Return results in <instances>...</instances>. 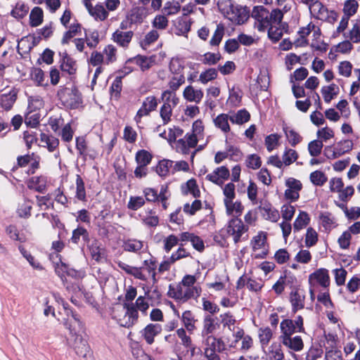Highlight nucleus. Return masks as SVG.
I'll list each match as a JSON object with an SVG mask.
<instances>
[{
	"label": "nucleus",
	"instance_id": "nucleus-1",
	"mask_svg": "<svg viewBox=\"0 0 360 360\" xmlns=\"http://www.w3.org/2000/svg\"><path fill=\"white\" fill-rule=\"evenodd\" d=\"M251 17L255 20L254 27L259 32H264L270 23L279 22L281 18H283V13L278 8L269 12L263 6H257L253 8Z\"/></svg>",
	"mask_w": 360,
	"mask_h": 360
},
{
	"label": "nucleus",
	"instance_id": "nucleus-2",
	"mask_svg": "<svg viewBox=\"0 0 360 360\" xmlns=\"http://www.w3.org/2000/svg\"><path fill=\"white\" fill-rule=\"evenodd\" d=\"M217 5L224 17L234 24H243L249 17L245 8L234 6L230 0L219 1Z\"/></svg>",
	"mask_w": 360,
	"mask_h": 360
},
{
	"label": "nucleus",
	"instance_id": "nucleus-3",
	"mask_svg": "<svg viewBox=\"0 0 360 360\" xmlns=\"http://www.w3.org/2000/svg\"><path fill=\"white\" fill-rule=\"evenodd\" d=\"M311 15L315 18L334 24L338 18V13L334 10H328L320 1L316 0L309 6Z\"/></svg>",
	"mask_w": 360,
	"mask_h": 360
},
{
	"label": "nucleus",
	"instance_id": "nucleus-4",
	"mask_svg": "<svg viewBox=\"0 0 360 360\" xmlns=\"http://www.w3.org/2000/svg\"><path fill=\"white\" fill-rule=\"evenodd\" d=\"M122 307L124 310V315L118 317L115 311H113V318L117 319L120 326L127 328H132L139 321V312L134 307L132 302H124Z\"/></svg>",
	"mask_w": 360,
	"mask_h": 360
},
{
	"label": "nucleus",
	"instance_id": "nucleus-5",
	"mask_svg": "<svg viewBox=\"0 0 360 360\" xmlns=\"http://www.w3.org/2000/svg\"><path fill=\"white\" fill-rule=\"evenodd\" d=\"M280 328L281 334L279 340L292 336L295 333H304L303 317L299 315L295 320L285 319L281 322Z\"/></svg>",
	"mask_w": 360,
	"mask_h": 360
},
{
	"label": "nucleus",
	"instance_id": "nucleus-6",
	"mask_svg": "<svg viewBox=\"0 0 360 360\" xmlns=\"http://www.w3.org/2000/svg\"><path fill=\"white\" fill-rule=\"evenodd\" d=\"M252 248V257L256 259L264 258L269 252V244L267 243V233L259 231L253 236L250 242Z\"/></svg>",
	"mask_w": 360,
	"mask_h": 360
},
{
	"label": "nucleus",
	"instance_id": "nucleus-7",
	"mask_svg": "<svg viewBox=\"0 0 360 360\" xmlns=\"http://www.w3.org/2000/svg\"><path fill=\"white\" fill-rule=\"evenodd\" d=\"M225 231L227 236L231 237L235 243L240 241L242 236L248 231L243 221L238 217H233L226 224Z\"/></svg>",
	"mask_w": 360,
	"mask_h": 360
},
{
	"label": "nucleus",
	"instance_id": "nucleus-8",
	"mask_svg": "<svg viewBox=\"0 0 360 360\" xmlns=\"http://www.w3.org/2000/svg\"><path fill=\"white\" fill-rule=\"evenodd\" d=\"M352 148V141L347 139L338 142L335 146H326L323 152L328 159L334 160L349 152Z\"/></svg>",
	"mask_w": 360,
	"mask_h": 360
},
{
	"label": "nucleus",
	"instance_id": "nucleus-9",
	"mask_svg": "<svg viewBox=\"0 0 360 360\" xmlns=\"http://www.w3.org/2000/svg\"><path fill=\"white\" fill-rule=\"evenodd\" d=\"M58 95L63 104L70 108H77L81 103L80 95L76 89L65 88L60 90Z\"/></svg>",
	"mask_w": 360,
	"mask_h": 360
},
{
	"label": "nucleus",
	"instance_id": "nucleus-10",
	"mask_svg": "<svg viewBox=\"0 0 360 360\" xmlns=\"http://www.w3.org/2000/svg\"><path fill=\"white\" fill-rule=\"evenodd\" d=\"M285 184L287 188L284 193L285 198L291 202L297 200L300 198V191L302 188L300 181L290 177L285 180Z\"/></svg>",
	"mask_w": 360,
	"mask_h": 360
},
{
	"label": "nucleus",
	"instance_id": "nucleus-11",
	"mask_svg": "<svg viewBox=\"0 0 360 360\" xmlns=\"http://www.w3.org/2000/svg\"><path fill=\"white\" fill-rule=\"evenodd\" d=\"M267 36L273 43L278 42L288 30V25L283 22V18L279 22H271L267 27Z\"/></svg>",
	"mask_w": 360,
	"mask_h": 360
},
{
	"label": "nucleus",
	"instance_id": "nucleus-12",
	"mask_svg": "<svg viewBox=\"0 0 360 360\" xmlns=\"http://www.w3.org/2000/svg\"><path fill=\"white\" fill-rule=\"evenodd\" d=\"M158 106L157 98L153 96L146 97L134 117L137 124L141 123L143 117L148 116L150 112L155 110Z\"/></svg>",
	"mask_w": 360,
	"mask_h": 360
},
{
	"label": "nucleus",
	"instance_id": "nucleus-13",
	"mask_svg": "<svg viewBox=\"0 0 360 360\" xmlns=\"http://www.w3.org/2000/svg\"><path fill=\"white\" fill-rule=\"evenodd\" d=\"M162 331V326L159 323H150L140 330L141 337L147 345H151L155 342V338Z\"/></svg>",
	"mask_w": 360,
	"mask_h": 360
},
{
	"label": "nucleus",
	"instance_id": "nucleus-14",
	"mask_svg": "<svg viewBox=\"0 0 360 360\" xmlns=\"http://www.w3.org/2000/svg\"><path fill=\"white\" fill-rule=\"evenodd\" d=\"M230 176V172L225 166H221L214 169L208 174L205 179L218 186H222L224 182Z\"/></svg>",
	"mask_w": 360,
	"mask_h": 360
},
{
	"label": "nucleus",
	"instance_id": "nucleus-15",
	"mask_svg": "<svg viewBox=\"0 0 360 360\" xmlns=\"http://www.w3.org/2000/svg\"><path fill=\"white\" fill-rule=\"evenodd\" d=\"M309 281L311 285H319L327 288L330 284L328 271L326 269H319L309 275Z\"/></svg>",
	"mask_w": 360,
	"mask_h": 360
},
{
	"label": "nucleus",
	"instance_id": "nucleus-16",
	"mask_svg": "<svg viewBox=\"0 0 360 360\" xmlns=\"http://www.w3.org/2000/svg\"><path fill=\"white\" fill-rule=\"evenodd\" d=\"M197 144L195 139L186 134L183 139H179L175 142L174 147L176 152L186 155L189 154L191 149L195 148Z\"/></svg>",
	"mask_w": 360,
	"mask_h": 360
},
{
	"label": "nucleus",
	"instance_id": "nucleus-17",
	"mask_svg": "<svg viewBox=\"0 0 360 360\" xmlns=\"http://www.w3.org/2000/svg\"><path fill=\"white\" fill-rule=\"evenodd\" d=\"M133 37L132 31H122L118 29L112 33L111 39L120 47L127 49Z\"/></svg>",
	"mask_w": 360,
	"mask_h": 360
},
{
	"label": "nucleus",
	"instance_id": "nucleus-18",
	"mask_svg": "<svg viewBox=\"0 0 360 360\" xmlns=\"http://www.w3.org/2000/svg\"><path fill=\"white\" fill-rule=\"evenodd\" d=\"M192 21L186 16H181L174 22V32L178 36L188 37L191 29Z\"/></svg>",
	"mask_w": 360,
	"mask_h": 360
},
{
	"label": "nucleus",
	"instance_id": "nucleus-19",
	"mask_svg": "<svg viewBox=\"0 0 360 360\" xmlns=\"http://www.w3.org/2000/svg\"><path fill=\"white\" fill-rule=\"evenodd\" d=\"M70 316L68 314V317L63 319V324L69 330L70 335H76L77 328L80 329L82 327V322L80 321L78 314L72 311H70Z\"/></svg>",
	"mask_w": 360,
	"mask_h": 360
},
{
	"label": "nucleus",
	"instance_id": "nucleus-20",
	"mask_svg": "<svg viewBox=\"0 0 360 360\" xmlns=\"http://www.w3.org/2000/svg\"><path fill=\"white\" fill-rule=\"evenodd\" d=\"M219 327V323L217 321V317L212 315L205 316L202 321V335L208 337L212 335V333Z\"/></svg>",
	"mask_w": 360,
	"mask_h": 360
},
{
	"label": "nucleus",
	"instance_id": "nucleus-21",
	"mask_svg": "<svg viewBox=\"0 0 360 360\" xmlns=\"http://www.w3.org/2000/svg\"><path fill=\"white\" fill-rule=\"evenodd\" d=\"M345 39H348L354 44H360V18L351 21V25L345 34Z\"/></svg>",
	"mask_w": 360,
	"mask_h": 360
},
{
	"label": "nucleus",
	"instance_id": "nucleus-22",
	"mask_svg": "<svg viewBox=\"0 0 360 360\" xmlns=\"http://www.w3.org/2000/svg\"><path fill=\"white\" fill-rule=\"evenodd\" d=\"M203 96V91L200 89H195L192 85L186 86L183 91L184 98L188 102L199 103Z\"/></svg>",
	"mask_w": 360,
	"mask_h": 360
},
{
	"label": "nucleus",
	"instance_id": "nucleus-23",
	"mask_svg": "<svg viewBox=\"0 0 360 360\" xmlns=\"http://www.w3.org/2000/svg\"><path fill=\"white\" fill-rule=\"evenodd\" d=\"M205 347L212 350L222 353L227 350V345L221 338H217L214 335H208L205 340Z\"/></svg>",
	"mask_w": 360,
	"mask_h": 360
},
{
	"label": "nucleus",
	"instance_id": "nucleus-24",
	"mask_svg": "<svg viewBox=\"0 0 360 360\" xmlns=\"http://www.w3.org/2000/svg\"><path fill=\"white\" fill-rule=\"evenodd\" d=\"M281 343L293 352H300L304 348V342L300 335L289 336L280 339Z\"/></svg>",
	"mask_w": 360,
	"mask_h": 360
},
{
	"label": "nucleus",
	"instance_id": "nucleus-25",
	"mask_svg": "<svg viewBox=\"0 0 360 360\" xmlns=\"http://www.w3.org/2000/svg\"><path fill=\"white\" fill-rule=\"evenodd\" d=\"M226 209V214L228 216L238 217L241 215L244 207L239 200H229L223 202Z\"/></svg>",
	"mask_w": 360,
	"mask_h": 360
},
{
	"label": "nucleus",
	"instance_id": "nucleus-26",
	"mask_svg": "<svg viewBox=\"0 0 360 360\" xmlns=\"http://www.w3.org/2000/svg\"><path fill=\"white\" fill-rule=\"evenodd\" d=\"M73 348L79 356L87 358L88 356H90L91 355L89 344L82 337L76 336Z\"/></svg>",
	"mask_w": 360,
	"mask_h": 360
},
{
	"label": "nucleus",
	"instance_id": "nucleus-27",
	"mask_svg": "<svg viewBox=\"0 0 360 360\" xmlns=\"http://www.w3.org/2000/svg\"><path fill=\"white\" fill-rule=\"evenodd\" d=\"M180 240L182 242L190 241L193 248L198 251H202L205 248L202 239L193 233L183 232L180 234Z\"/></svg>",
	"mask_w": 360,
	"mask_h": 360
},
{
	"label": "nucleus",
	"instance_id": "nucleus-28",
	"mask_svg": "<svg viewBox=\"0 0 360 360\" xmlns=\"http://www.w3.org/2000/svg\"><path fill=\"white\" fill-rule=\"evenodd\" d=\"M282 343L274 342L265 352L268 360H283L284 353L281 346Z\"/></svg>",
	"mask_w": 360,
	"mask_h": 360
},
{
	"label": "nucleus",
	"instance_id": "nucleus-29",
	"mask_svg": "<svg viewBox=\"0 0 360 360\" xmlns=\"http://www.w3.org/2000/svg\"><path fill=\"white\" fill-rule=\"evenodd\" d=\"M262 285L260 283L249 279L245 276L240 277L237 283L238 290L259 291L261 290Z\"/></svg>",
	"mask_w": 360,
	"mask_h": 360
},
{
	"label": "nucleus",
	"instance_id": "nucleus-30",
	"mask_svg": "<svg viewBox=\"0 0 360 360\" xmlns=\"http://www.w3.org/2000/svg\"><path fill=\"white\" fill-rule=\"evenodd\" d=\"M229 121L231 122L230 114L221 113L214 118L213 123L216 128L226 134L231 131Z\"/></svg>",
	"mask_w": 360,
	"mask_h": 360
},
{
	"label": "nucleus",
	"instance_id": "nucleus-31",
	"mask_svg": "<svg viewBox=\"0 0 360 360\" xmlns=\"http://www.w3.org/2000/svg\"><path fill=\"white\" fill-rule=\"evenodd\" d=\"M128 62H133L139 65L142 71H146L150 69L155 63V57L137 56L133 58L128 60Z\"/></svg>",
	"mask_w": 360,
	"mask_h": 360
},
{
	"label": "nucleus",
	"instance_id": "nucleus-32",
	"mask_svg": "<svg viewBox=\"0 0 360 360\" xmlns=\"http://www.w3.org/2000/svg\"><path fill=\"white\" fill-rule=\"evenodd\" d=\"M88 249L91 258L96 262H101L105 257V249L101 247V243L98 240H93L88 245Z\"/></svg>",
	"mask_w": 360,
	"mask_h": 360
},
{
	"label": "nucleus",
	"instance_id": "nucleus-33",
	"mask_svg": "<svg viewBox=\"0 0 360 360\" xmlns=\"http://www.w3.org/2000/svg\"><path fill=\"white\" fill-rule=\"evenodd\" d=\"M321 92L324 101L326 103H329L338 95L340 89L337 84H331L328 86H323L321 89Z\"/></svg>",
	"mask_w": 360,
	"mask_h": 360
},
{
	"label": "nucleus",
	"instance_id": "nucleus-34",
	"mask_svg": "<svg viewBox=\"0 0 360 360\" xmlns=\"http://www.w3.org/2000/svg\"><path fill=\"white\" fill-rule=\"evenodd\" d=\"M195 283V278L193 276L187 275L184 277L180 285L179 292H198V289Z\"/></svg>",
	"mask_w": 360,
	"mask_h": 360
},
{
	"label": "nucleus",
	"instance_id": "nucleus-35",
	"mask_svg": "<svg viewBox=\"0 0 360 360\" xmlns=\"http://www.w3.org/2000/svg\"><path fill=\"white\" fill-rule=\"evenodd\" d=\"M315 25L310 22L306 27H301L298 31L299 38L295 41L297 46H305L308 44L307 37L313 32Z\"/></svg>",
	"mask_w": 360,
	"mask_h": 360
},
{
	"label": "nucleus",
	"instance_id": "nucleus-36",
	"mask_svg": "<svg viewBox=\"0 0 360 360\" xmlns=\"http://www.w3.org/2000/svg\"><path fill=\"white\" fill-rule=\"evenodd\" d=\"M283 130L287 141L291 146L295 147L302 142L303 139L302 136L294 129L288 126H284L283 127Z\"/></svg>",
	"mask_w": 360,
	"mask_h": 360
},
{
	"label": "nucleus",
	"instance_id": "nucleus-37",
	"mask_svg": "<svg viewBox=\"0 0 360 360\" xmlns=\"http://www.w3.org/2000/svg\"><path fill=\"white\" fill-rule=\"evenodd\" d=\"M60 68L62 71L67 72L69 75H74L77 71L76 61L64 53L62 57Z\"/></svg>",
	"mask_w": 360,
	"mask_h": 360
},
{
	"label": "nucleus",
	"instance_id": "nucleus-38",
	"mask_svg": "<svg viewBox=\"0 0 360 360\" xmlns=\"http://www.w3.org/2000/svg\"><path fill=\"white\" fill-rule=\"evenodd\" d=\"M181 321L186 330L190 334H192L196 329L195 323L197 322V319H195L193 312L190 310L184 311L181 316Z\"/></svg>",
	"mask_w": 360,
	"mask_h": 360
},
{
	"label": "nucleus",
	"instance_id": "nucleus-39",
	"mask_svg": "<svg viewBox=\"0 0 360 360\" xmlns=\"http://www.w3.org/2000/svg\"><path fill=\"white\" fill-rule=\"evenodd\" d=\"M149 294H144V295L139 296L135 301L132 302L135 309L139 311H140L142 314L146 315L147 311L152 304L151 297H148Z\"/></svg>",
	"mask_w": 360,
	"mask_h": 360
},
{
	"label": "nucleus",
	"instance_id": "nucleus-40",
	"mask_svg": "<svg viewBox=\"0 0 360 360\" xmlns=\"http://www.w3.org/2000/svg\"><path fill=\"white\" fill-rule=\"evenodd\" d=\"M181 190L184 195L191 194L194 198H198L200 195L198 186L195 179H191L185 184H182L181 186Z\"/></svg>",
	"mask_w": 360,
	"mask_h": 360
},
{
	"label": "nucleus",
	"instance_id": "nucleus-41",
	"mask_svg": "<svg viewBox=\"0 0 360 360\" xmlns=\"http://www.w3.org/2000/svg\"><path fill=\"white\" fill-rule=\"evenodd\" d=\"M236 338L241 341L240 349L243 352L249 350L253 345V340L249 335H245V331L242 328H239L233 335Z\"/></svg>",
	"mask_w": 360,
	"mask_h": 360
},
{
	"label": "nucleus",
	"instance_id": "nucleus-42",
	"mask_svg": "<svg viewBox=\"0 0 360 360\" xmlns=\"http://www.w3.org/2000/svg\"><path fill=\"white\" fill-rule=\"evenodd\" d=\"M143 223L148 226H156L159 219L153 210H146L139 214Z\"/></svg>",
	"mask_w": 360,
	"mask_h": 360
},
{
	"label": "nucleus",
	"instance_id": "nucleus-43",
	"mask_svg": "<svg viewBox=\"0 0 360 360\" xmlns=\"http://www.w3.org/2000/svg\"><path fill=\"white\" fill-rule=\"evenodd\" d=\"M310 221L311 218L307 212L304 211H300L293 223L294 231L298 232L306 228L310 223Z\"/></svg>",
	"mask_w": 360,
	"mask_h": 360
},
{
	"label": "nucleus",
	"instance_id": "nucleus-44",
	"mask_svg": "<svg viewBox=\"0 0 360 360\" xmlns=\"http://www.w3.org/2000/svg\"><path fill=\"white\" fill-rule=\"evenodd\" d=\"M262 217L271 222H277L280 219L278 211L271 205H264L260 207Z\"/></svg>",
	"mask_w": 360,
	"mask_h": 360
},
{
	"label": "nucleus",
	"instance_id": "nucleus-45",
	"mask_svg": "<svg viewBox=\"0 0 360 360\" xmlns=\"http://www.w3.org/2000/svg\"><path fill=\"white\" fill-rule=\"evenodd\" d=\"M91 16L96 20L103 21L108 17V12L102 4H98L92 6L88 10Z\"/></svg>",
	"mask_w": 360,
	"mask_h": 360
},
{
	"label": "nucleus",
	"instance_id": "nucleus-46",
	"mask_svg": "<svg viewBox=\"0 0 360 360\" xmlns=\"http://www.w3.org/2000/svg\"><path fill=\"white\" fill-rule=\"evenodd\" d=\"M205 126L201 120H195L192 124V131L191 133H187L190 135L191 137L195 139V141L198 143V141L202 140L205 136Z\"/></svg>",
	"mask_w": 360,
	"mask_h": 360
},
{
	"label": "nucleus",
	"instance_id": "nucleus-47",
	"mask_svg": "<svg viewBox=\"0 0 360 360\" xmlns=\"http://www.w3.org/2000/svg\"><path fill=\"white\" fill-rule=\"evenodd\" d=\"M41 146L47 148L49 151H54L59 145V140L53 136L46 134H41L40 136Z\"/></svg>",
	"mask_w": 360,
	"mask_h": 360
},
{
	"label": "nucleus",
	"instance_id": "nucleus-48",
	"mask_svg": "<svg viewBox=\"0 0 360 360\" xmlns=\"http://www.w3.org/2000/svg\"><path fill=\"white\" fill-rule=\"evenodd\" d=\"M186 329H184V328H180L176 330V333L179 338L181 341V344L188 349V351H191V354L193 355L195 347L193 344L192 339L189 335H186Z\"/></svg>",
	"mask_w": 360,
	"mask_h": 360
},
{
	"label": "nucleus",
	"instance_id": "nucleus-49",
	"mask_svg": "<svg viewBox=\"0 0 360 360\" xmlns=\"http://www.w3.org/2000/svg\"><path fill=\"white\" fill-rule=\"evenodd\" d=\"M359 5L356 0H346L343 4V16L348 18L353 17L358 11Z\"/></svg>",
	"mask_w": 360,
	"mask_h": 360
},
{
	"label": "nucleus",
	"instance_id": "nucleus-50",
	"mask_svg": "<svg viewBox=\"0 0 360 360\" xmlns=\"http://www.w3.org/2000/svg\"><path fill=\"white\" fill-rule=\"evenodd\" d=\"M32 202L27 199L22 200L18 205L16 213L19 217L28 218L31 216Z\"/></svg>",
	"mask_w": 360,
	"mask_h": 360
},
{
	"label": "nucleus",
	"instance_id": "nucleus-51",
	"mask_svg": "<svg viewBox=\"0 0 360 360\" xmlns=\"http://www.w3.org/2000/svg\"><path fill=\"white\" fill-rule=\"evenodd\" d=\"M311 48L318 51H322L326 49V44L321 39V30L316 26H315L312 32V39L311 42Z\"/></svg>",
	"mask_w": 360,
	"mask_h": 360
},
{
	"label": "nucleus",
	"instance_id": "nucleus-52",
	"mask_svg": "<svg viewBox=\"0 0 360 360\" xmlns=\"http://www.w3.org/2000/svg\"><path fill=\"white\" fill-rule=\"evenodd\" d=\"M119 268L125 271L127 274L134 276L136 278L144 280L146 279L145 275L141 271V268L130 266L124 262H117Z\"/></svg>",
	"mask_w": 360,
	"mask_h": 360
},
{
	"label": "nucleus",
	"instance_id": "nucleus-53",
	"mask_svg": "<svg viewBox=\"0 0 360 360\" xmlns=\"http://www.w3.org/2000/svg\"><path fill=\"white\" fill-rule=\"evenodd\" d=\"M16 100V93L11 91L8 94H4L0 96V105L6 110H9L13 107Z\"/></svg>",
	"mask_w": 360,
	"mask_h": 360
},
{
	"label": "nucleus",
	"instance_id": "nucleus-54",
	"mask_svg": "<svg viewBox=\"0 0 360 360\" xmlns=\"http://www.w3.org/2000/svg\"><path fill=\"white\" fill-rule=\"evenodd\" d=\"M19 250L22 255L24 258L28 262L30 265L35 270L42 271L44 269L43 265L41 262L35 258L30 252L27 251L23 247H20Z\"/></svg>",
	"mask_w": 360,
	"mask_h": 360
},
{
	"label": "nucleus",
	"instance_id": "nucleus-55",
	"mask_svg": "<svg viewBox=\"0 0 360 360\" xmlns=\"http://www.w3.org/2000/svg\"><path fill=\"white\" fill-rule=\"evenodd\" d=\"M185 61L184 59L175 57L172 58L169 63V71L173 75H184Z\"/></svg>",
	"mask_w": 360,
	"mask_h": 360
},
{
	"label": "nucleus",
	"instance_id": "nucleus-56",
	"mask_svg": "<svg viewBox=\"0 0 360 360\" xmlns=\"http://www.w3.org/2000/svg\"><path fill=\"white\" fill-rule=\"evenodd\" d=\"M290 302L292 304V311L296 313L304 307L305 296L304 294H290Z\"/></svg>",
	"mask_w": 360,
	"mask_h": 360
},
{
	"label": "nucleus",
	"instance_id": "nucleus-57",
	"mask_svg": "<svg viewBox=\"0 0 360 360\" xmlns=\"http://www.w3.org/2000/svg\"><path fill=\"white\" fill-rule=\"evenodd\" d=\"M225 32V27L223 24L219 23L217 25L216 29L209 41V44L211 46H218L224 36Z\"/></svg>",
	"mask_w": 360,
	"mask_h": 360
},
{
	"label": "nucleus",
	"instance_id": "nucleus-58",
	"mask_svg": "<svg viewBox=\"0 0 360 360\" xmlns=\"http://www.w3.org/2000/svg\"><path fill=\"white\" fill-rule=\"evenodd\" d=\"M161 98L163 104H168L172 107H176L179 102V98L176 92L171 89L164 91L162 93Z\"/></svg>",
	"mask_w": 360,
	"mask_h": 360
},
{
	"label": "nucleus",
	"instance_id": "nucleus-59",
	"mask_svg": "<svg viewBox=\"0 0 360 360\" xmlns=\"http://www.w3.org/2000/svg\"><path fill=\"white\" fill-rule=\"evenodd\" d=\"M231 122L241 125L249 121L250 118V113L245 110H240L236 113L230 114Z\"/></svg>",
	"mask_w": 360,
	"mask_h": 360
},
{
	"label": "nucleus",
	"instance_id": "nucleus-60",
	"mask_svg": "<svg viewBox=\"0 0 360 360\" xmlns=\"http://www.w3.org/2000/svg\"><path fill=\"white\" fill-rule=\"evenodd\" d=\"M29 11V6L22 1H18L11 11V15L17 19L24 18Z\"/></svg>",
	"mask_w": 360,
	"mask_h": 360
},
{
	"label": "nucleus",
	"instance_id": "nucleus-61",
	"mask_svg": "<svg viewBox=\"0 0 360 360\" xmlns=\"http://www.w3.org/2000/svg\"><path fill=\"white\" fill-rule=\"evenodd\" d=\"M258 337L262 347H266L273 337L272 330L269 327L260 328L258 330Z\"/></svg>",
	"mask_w": 360,
	"mask_h": 360
},
{
	"label": "nucleus",
	"instance_id": "nucleus-62",
	"mask_svg": "<svg viewBox=\"0 0 360 360\" xmlns=\"http://www.w3.org/2000/svg\"><path fill=\"white\" fill-rule=\"evenodd\" d=\"M44 13L41 8L36 6L32 8L30 14V25L32 27H37L43 22Z\"/></svg>",
	"mask_w": 360,
	"mask_h": 360
},
{
	"label": "nucleus",
	"instance_id": "nucleus-63",
	"mask_svg": "<svg viewBox=\"0 0 360 360\" xmlns=\"http://www.w3.org/2000/svg\"><path fill=\"white\" fill-rule=\"evenodd\" d=\"M31 78L37 86H48V79H46L44 71L40 68H34L32 71Z\"/></svg>",
	"mask_w": 360,
	"mask_h": 360
},
{
	"label": "nucleus",
	"instance_id": "nucleus-64",
	"mask_svg": "<svg viewBox=\"0 0 360 360\" xmlns=\"http://www.w3.org/2000/svg\"><path fill=\"white\" fill-rule=\"evenodd\" d=\"M103 54L104 56L105 63L108 65L116 60L117 49L115 46L109 44L104 48Z\"/></svg>",
	"mask_w": 360,
	"mask_h": 360
}]
</instances>
